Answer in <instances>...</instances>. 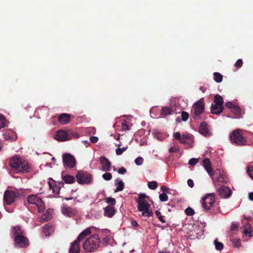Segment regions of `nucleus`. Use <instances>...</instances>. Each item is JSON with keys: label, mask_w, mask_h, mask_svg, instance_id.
<instances>
[{"label": "nucleus", "mask_w": 253, "mask_h": 253, "mask_svg": "<svg viewBox=\"0 0 253 253\" xmlns=\"http://www.w3.org/2000/svg\"><path fill=\"white\" fill-rule=\"evenodd\" d=\"M9 165L16 173H27L31 170L28 162L18 156L10 158L9 160Z\"/></svg>", "instance_id": "1"}, {"label": "nucleus", "mask_w": 253, "mask_h": 253, "mask_svg": "<svg viewBox=\"0 0 253 253\" xmlns=\"http://www.w3.org/2000/svg\"><path fill=\"white\" fill-rule=\"evenodd\" d=\"M148 197L145 194L141 193L139 195L136 202L138 204V210L142 212V215L149 217L152 216L153 212L150 210V205L145 200V198Z\"/></svg>", "instance_id": "2"}, {"label": "nucleus", "mask_w": 253, "mask_h": 253, "mask_svg": "<svg viewBox=\"0 0 253 253\" xmlns=\"http://www.w3.org/2000/svg\"><path fill=\"white\" fill-rule=\"evenodd\" d=\"M100 243V239L98 234H94L84 242L83 245V248L86 252H93L98 249Z\"/></svg>", "instance_id": "3"}, {"label": "nucleus", "mask_w": 253, "mask_h": 253, "mask_svg": "<svg viewBox=\"0 0 253 253\" xmlns=\"http://www.w3.org/2000/svg\"><path fill=\"white\" fill-rule=\"evenodd\" d=\"M243 130L239 129L234 130L229 135L232 143L236 145H245L247 142V138L242 134Z\"/></svg>", "instance_id": "4"}, {"label": "nucleus", "mask_w": 253, "mask_h": 253, "mask_svg": "<svg viewBox=\"0 0 253 253\" xmlns=\"http://www.w3.org/2000/svg\"><path fill=\"white\" fill-rule=\"evenodd\" d=\"M210 177L215 185H219L220 183H227L228 181L225 171L220 169H215Z\"/></svg>", "instance_id": "5"}, {"label": "nucleus", "mask_w": 253, "mask_h": 253, "mask_svg": "<svg viewBox=\"0 0 253 253\" xmlns=\"http://www.w3.org/2000/svg\"><path fill=\"white\" fill-rule=\"evenodd\" d=\"M204 98H202L193 105L191 113L193 119L199 120L200 118V115L204 112Z\"/></svg>", "instance_id": "6"}, {"label": "nucleus", "mask_w": 253, "mask_h": 253, "mask_svg": "<svg viewBox=\"0 0 253 253\" xmlns=\"http://www.w3.org/2000/svg\"><path fill=\"white\" fill-rule=\"evenodd\" d=\"M76 177L78 182L81 184L90 183L92 180L91 175L90 173L83 170L78 171Z\"/></svg>", "instance_id": "7"}, {"label": "nucleus", "mask_w": 253, "mask_h": 253, "mask_svg": "<svg viewBox=\"0 0 253 253\" xmlns=\"http://www.w3.org/2000/svg\"><path fill=\"white\" fill-rule=\"evenodd\" d=\"M215 202V195L214 193L207 194L202 198V205L203 208L206 210H210Z\"/></svg>", "instance_id": "8"}, {"label": "nucleus", "mask_w": 253, "mask_h": 253, "mask_svg": "<svg viewBox=\"0 0 253 253\" xmlns=\"http://www.w3.org/2000/svg\"><path fill=\"white\" fill-rule=\"evenodd\" d=\"M63 164L65 168L72 169L76 165V160L74 156L70 153H65L62 155Z\"/></svg>", "instance_id": "9"}, {"label": "nucleus", "mask_w": 253, "mask_h": 253, "mask_svg": "<svg viewBox=\"0 0 253 253\" xmlns=\"http://www.w3.org/2000/svg\"><path fill=\"white\" fill-rule=\"evenodd\" d=\"M14 241L15 246L18 248H26L29 245L28 238L23 235L14 237Z\"/></svg>", "instance_id": "10"}, {"label": "nucleus", "mask_w": 253, "mask_h": 253, "mask_svg": "<svg viewBox=\"0 0 253 253\" xmlns=\"http://www.w3.org/2000/svg\"><path fill=\"white\" fill-rule=\"evenodd\" d=\"M16 198L15 193L11 190H6L4 193V202L7 205H11L14 202Z\"/></svg>", "instance_id": "11"}, {"label": "nucleus", "mask_w": 253, "mask_h": 253, "mask_svg": "<svg viewBox=\"0 0 253 253\" xmlns=\"http://www.w3.org/2000/svg\"><path fill=\"white\" fill-rule=\"evenodd\" d=\"M50 189L52 190L53 193L55 194H59L60 190L62 186L64 185V183L62 181H55L52 180V181L48 182Z\"/></svg>", "instance_id": "12"}, {"label": "nucleus", "mask_w": 253, "mask_h": 253, "mask_svg": "<svg viewBox=\"0 0 253 253\" xmlns=\"http://www.w3.org/2000/svg\"><path fill=\"white\" fill-rule=\"evenodd\" d=\"M199 132L201 134L205 137H209L211 135V132L209 128V126L205 122H203L200 124Z\"/></svg>", "instance_id": "13"}, {"label": "nucleus", "mask_w": 253, "mask_h": 253, "mask_svg": "<svg viewBox=\"0 0 253 253\" xmlns=\"http://www.w3.org/2000/svg\"><path fill=\"white\" fill-rule=\"evenodd\" d=\"M54 138L59 141L69 140L68 131L62 129L59 130L56 132Z\"/></svg>", "instance_id": "14"}, {"label": "nucleus", "mask_w": 253, "mask_h": 253, "mask_svg": "<svg viewBox=\"0 0 253 253\" xmlns=\"http://www.w3.org/2000/svg\"><path fill=\"white\" fill-rule=\"evenodd\" d=\"M217 192L220 196L224 198L229 197L232 193L231 190L228 187L225 186H221L218 189Z\"/></svg>", "instance_id": "15"}, {"label": "nucleus", "mask_w": 253, "mask_h": 253, "mask_svg": "<svg viewBox=\"0 0 253 253\" xmlns=\"http://www.w3.org/2000/svg\"><path fill=\"white\" fill-rule=\"evenodd\" d=\"M100 163L102 165V169L103 171H108L110 170L111 162L105 157L102 156L100 158Z\"/></svg>", "instance_id": "16"}, {"label": "nucleus", "mask_w": 253, "mask_h": 253, "mask_svg": "<svg viewBox=\"0 0 253 253\" xmlns=\"http://www.w3.org/2000/svg\"><path fill=\"white\" fill-rule=\"evenodd\" d=\"M71 117V114L62 113L59 116L58 120L61 124L66 125L70 122Z\"/></svg>", "instance_id": "17"}, {"label": "nucleus", "mask_w": 253, "mask_h": 253, "mask_svg": "<svg viewBox=\"0 0 253 253\" xmlns=\"http://www.w3.org/2000/svg\"><path fill=\"white\" fill-rule=\"evenodd\" d=\"M62 213L68 217H73L76 214V211L72 208L64 206L62 209Z\"/></svg>", "instance_id": "18"}, {"label": "nucleus", "mask_w": 253, "mask_h": 253, "mask_svg": "<svg viewBox=\"0 0 253 253\" xmlns=\"http://www.w3.org/2000/svg\"><path fill=\"white\" fill-rule=\"evenodd\" d=\"M3 138L7 140H15L17 136L15 133L12 130H7L3 133Z\"/></svg>", "instance_id": "19"}, {"label": "nucleus", "mask_w": 253, "mask_h": 253, "mask_svg": "<svg viewBox=\"0 0 253 253\" xmlns=\"http://www.w3.org/2000/svg\"><path fill=\"white\" fill-rule=\"evenodd\" d=\"M224 106L212 103L211 107V112L212 114L219 115L223 112Z\"/></svg>", "instance_id": "20"}, {"label": "nucleus", "mask_w": 253, "mask_h": 253, "mask_svg": "<svg viewBox=\"0 0 253 253\" xmlns=\"http://www.w3.org/2000/svg\"><path fill=\"white\" fill-rule=\"evenodd\" d=\"M204 168L207 171L209 175H211V173L213 171L211 167V163L209 159L206 158L203 161Z\"/></svg>", "instance_id": "21"}, {"label": "nucleus", "mask_w": 253, "mask_h": 253, "mask_svg": "<svg viewBox=\"0 0 253 253\" xmlns=\"http://www.w3.org/2000/svg\"><path fill=\"white\" fill-rule=\"evenodd\" d=\"M104 215L107 217H112L115 212L114 207L111 206H107L104 208Z\"/></svg>", "instance_id": "22"}, {"label": "nucleus", "mask_w": 253, "mask_h": 253, "mask_svg": "<svg viewBox=\"0 0 253 253\" xmlns=\"http://www.w3.org/2000/svg\"><path fill=\"white\" fill-rule=\"evenodd\" d=\"M80 252V247L79 242L75 241L71 245L69 249V253H79Z\"/></svg>", "instance_id": "23"}, {"label": "nucleus", "mask_w": 253, "mask_h": 253, "mask_svg": "<svg viewBox=\"0 0 253 253\" xmlns=\"http://www.w3.org/2000/svg\"><path fill=\"white\" fill-rule=\"evenodd\" d=\"M23 232L19 226H16L12 228L11 235L14 238L15 236H20L23 235Z\"/></svg>", "instance_id": "24"}, {"label": "nucleus", "mask_w": 253, "mask_h": 253, "mask_svg": "<svg viewBox=\"0 0 253 253\" xmlns=\"http://www.w3.org/2000/svg\"><path fill=\"white\" fill-rule=\"evenodd\" d=\"M62 178L63 181L67 184H72L75 182V178L73 176L69 174L63 175L62 173Z\"/></svg>", "instance_id": "25"}, {"label": "nucleus", "mask_w": 253, "mask_h": 253, "mask_svg": "<svg viewBox=\"0 0 253 253\" xmlns=\"http://www.w3.org/2000/svg\"><path fill=\"white\" fill-rule=\"evenodd\" d=\"M40 199L41 198H40L37 195H31L27 197V201L29 203L36 205L37 203L38 202V201H39Z\"/></svg>", "instance_id": "26"}, {"label": "nucleus", "mask_w": 253, "mask_h": 253, "mask_svg": "<svg viewBox=\"0 0 253 253\" xmlns=\"http://www.w3.org/2000/svg\"><path fill=\"white\" fill-rule=\"evenodd\" d=\"M223 103V99L220 95L217 94L214 96L213 103L220 106H224Z\"/></svg>", "instance_id": "27"}, {"label": "nucleus", "mask_w": 253, "mask_h": 253, "mask_svg": "<svg viewBox=\"0 0 253 253\" xmlns=\"http://www.w3.org/2000/svg\"><path fill=\"white\" fill-rule=\"evenodd\" d=\"M245 229L244 230L243 233L246 236L252 237V231L251 230V225L249 223H247L244 225Z\"/></svg>", "instance_id": "28"}, {"label": "nucleus", "mask_w": 253, "mask_h": 253, "mask_svg": "<svg viewBox=\"0 0 253 253\" xmlns=\"http://www.w3.org/2000/svg\"><path fill=\"white\" fill-rule=\"evenodd\" d=\"M36 206L38 209L39 212H42L44 211L45 207V204L41 199H40L39 201L37 203Z\"/></svg>", "instance_id": "29"}, {"label": "nucleus", "mask_w": 253, "mask_h": 253, "mask_svg": "<svg viewBox=\"0 0 253 253\" xmlns=\"http://www.w3.org/2000/svg\"><path fill=\"white\" fill-rule=\"evenodd\" d=\"M173 110L170 107H163L161 110V115H169L172 114Z\"/></svg>", "instance_id": "30"}, {"label": "nucleus", "mask_w": 253, "mask_h": 253, "mask_svg": "<svg viewBox=\"0 0 253 253\" xmlns=\"http://www.w3.org/2000/svg\"><path fill=\"white\" fill-rule=\"evenodd\" d=\"M51 229L52 228L51 226L47 224L45 225L42 228V233L45 236H49L50 234Z\"/></svg>", "instance_id": "31"}, {"label": "nucleus", "mask_w": 253, "mask_h": 253, "mask_svg": "<svg viewBox=\"0 0 253 253\" xmlns=\"http://www.w3.org/2000/svg\"><path fill=\"white\" fill-rule=\"evenodd\" d=\"M213 243L215 246V248L216 250L221 251L223 249V244L221 242H218L217 239H215Z\"/></svg>", "instance_id": "32"}, {"label": "nucleus", "mask_w": 253, "mask_h": 253, "mask_svg": "<svg viewBox=\"0 0 253 253\" xmlns=\"http://www.w3.org/2000/svg\"><path fill=\"white\" fill-rule=\"evenodd\" d=\"M7 126V120L2 115H0V129Z\"/></svg>", "instance_id": "33"}, {"label": "nucleus", "mask_w": 253, "mask_h": 253, "mask_svg": "<svg viewBox=\"0 0 253 253\" xmlns=\"http://www.w3.org/2000/svg\"><path fill=\"white\" fill-rule=\"evenodd\" d=\"M68 133L69 140H71L72 138H77L79 137V134L76 131L69 130V131H68Z\"/></svg>", "instance_id": "34"}, {"label": "nucleus", "mask_w": 253, "mask_h": 253, "mask_svg": "<svg viewBox=\"0 0 253 253\" xmlns=\"http://www.w3.org/2000/svg\"><path fill=\"white\" fill-rule=\"evenodd\" d=\"M214 80L217 83H220L222 81L223 77L221 74L218 72H215L213 74Z\"/></svg>", "instance_id": "35"}, {"label": "nucleus", "mask_w": 253, "mask_h": 253, "mask_svg": "<svg viewBox=\"0 0 253 253\" xmlns=\"http://www.w3.org/2000/svg\"><path fill=\"white\" fill-rule=\"evenodd\" d=\"M116 185H118V186L115 190V192L121 191L124 189L125 185L122 180H120L119 181L116 183Z\"/></svg>", "instance_id": "36"}, {"label": "nucleus", "mask_w": 253, "mask_h": 253, "mask_svg": "<svg viewBox=\"0 0 253 253\" xmlns=\"http://www.w3.org/2000/svg\"><path fill=\"white\" fill-rule=\"evenodd\" d=\"M230 242H232V245L234 248H239L241 245V243L239 239H232L230 240Z\"/></svg>", "instance_id": "37"}, {"label": "nucleus", "mask_w": 253, "mask_h": 253, "mask_svg": "<svg viewBox=\"0 0 253 253\" xmlns=\"http://www.w3.org/2000/svg\"><path fill=\"white\" fill-rule=\"evenodd\" d=\"M230 111L237 117L240 115L241 109L239 107L236 106V105L233 107V108L232 109L230 110Z\"/></svg>", "instance_id": "38"}, {"label": "nucleus", "mask_w": 253, "mask_h": 253, "mask_svg": "<svg viewBox=\"0 0 253 253\" xmlns=\"http://www.w3.org/2000/svg\"><path fill=\"white\" fill-rule=\"evenodd\" d=\"M147 185L149 188L151 190H155L158 187V183L155 181L149 182Z\"/></svg>", "instance_id": "39"}, {"label": "nucleus", "mask_w": 253, "mask_h": 253, "mask_svg": "<svg viewBox=\"0 0 253 253\" xmlns=\"http://www.w3.org/2000/svg\"><path fill=\"white\" fill-rule=\"evenodd\" d=\"M105 202L109 204L110 205L109 206H114L116 204V200L113 198H112V197H108V198H106L105 199Z\"/></svg>", "instance_id": "40"}, {"label": "nucleus", "mask_w": 253, "mask_h": 253, "mask_svg": "<svg viewBox=\"0 0 253 253\" xmlns=\"http://www.w3.org/2000/svg\"><path fill=\"white\" fill-rule=\"evenodd\" d=\"M127 149V146L123 147L122 148H118L116 149V153L117 155H121Z\"/></svg>", "instance_id": "41"}, {"label": "nucleus", "mask_w": 253, "mask_h": 253, "mask_svg": "<svg viewBox=\"0 0 253 253\" xmlns=\"http://www.w3.org/2000/svg\"><path fill=\"white\" fill-rule=\"evenodd\" d=\"M185 213L187 215L192 216V215H194V214L195 213V211H194V210L192 208H191L190 207H188L185 209Z\"/></svg>", "instance_id": "42"}, {"label": "nucleus", "mask_w": 253, "mask_h": 253, "mask_svg": "<svg viewBox=\"0 0 253 253\" xmlns=\"http://www.w3.org/2000/svg\"><path fill=\"white\" fill-rule=\"evenodd\" d=\"M159 199L162 202H166L168 200V196L165 193H162L160 194Z\"/></svg>", "instance_id": "43"}, {"label": "nucleus", "mask_w": 253, "mask_h": 253, "mask_svg": "<svg viewBox=\"0 0 253 253\" xmlns=\"http://www.w3.org/2000/svg\"><path fill=\"white\" fill-rule=\"evenodd\" d=\"M122 129L123 130H128L129 129L128 124L126 120L122 122Z\"/></svg>", "instance_id": "44"}, {"label": "nucleus", "mask_w": 253, "mask_h": 253, "mask_svg": "<svg viewBox=\"0 0 253 253\" xmlns=\"http://www.w3.org/2000/svg\"><path fill=\"white\" fill-rule=\"evenodd\" d=\"M103 178L105 180H110L112 178V175L111 173L106 172L102 175Z\"/></svg>", "instance_id": "45"}, {"label": "nucleus", "mask_w": 253, "mask_h": 253, "mask_svg": "<svg viewBox=\"0 0 253 253\" xmlns=\"http://www.w3.org/2000/svg\"><path fill=\"white\" fill-rule=\"evenodd\" d=\"M189 118V114L185 112L182 111L181 112V119L183 121H186Z\"/></svg>", "instance_id": "46"}, {"label": "nucleus", "mask_w": 253, "mask_h": 253, "mask_svg": "<svg viewBox=\"0 0 253 253\" xmlns=\"http://www.w3.org/2000/svg\"><path fill=\"white\" fill-rule=\"evenodd\" d=\"M247 172L250 177L253 179V166H248L247 168Z\"/></svg>", "instance_id": "47"}, {"label": "nucleus", "mask_w": 253, "mask_h": 253, "mask_svg": "<svg viewBox=\"0 0 253 253\" xmlns=\"http://www.w3.org/2000/svg\"><path fill=\"white\" fill-rule=\"evenodd\" d=\"M190 137L189 135H184L183 134L179 140L180 142L181 143H186V140L189 139Z\"/></svg>", "instance_id": "48"}, {"label": "nucleus", "mask_w": 253, "mask_h": 253, "mask_svg": "<svg viewBox=\"0 0 253 253\" xmlns=\"http://www.w3.org/2000/svg\"><path fill=\"white\" fill-rule=\"evenodd\" d=\"M134 162L136 165L140 166L143 162V159L141 157H138L135 160Z\"/></svg>", "instance_id": "49"}, {"label": "nucleus", "mask_w": 253, "mask_h": 253, "mask_svg": "<svg viewBox=\"0 0 253 253\" xmlns=\"http://www.w3.org/2000/svg\"><path fill=\"white\" fill-rule=\"evenodd\" d=\"M91 232L90 229L89 228H88L81 233V236H84L86 237L89 235L91 233Z\"/></svg>", "instance_id": "50"}, {"label": "nucleus", "mask_w": 253, "mask_h": 253, "mask_svg": "<svg viewBox=\"0 0 253 253\" xmlns=\"http://www.w3.org/2000/svg\"><path fill=\"white\" fill-rule=\"evenodd\" d=\"M243 64V62L242 59H239L237 60L234 66L237 68H240Z\"/></svg>", "instance_id": "51"}, {"label": "nucleus", "mask_w": 253, "mask_h": 253, "mask_svg": "<svg viewBox=\"0 0 253 253\" xmlns=\"http://www.w3.org/2000/svg\"><path fill=\"white\" fill-rule=\"evenodd\" d=\"M198 162V160L196 158L191 159L188 162V164L191 166H195Z\"/></svg>", "instance_id": "52"}, {"label": "nucleus", "mask_w": 253, "mask_h": 253, "mask_svg": "<svg viewBox=\"0 0 253 253\" xmlns=\"http://www.w3.org/2000/svg\"><path fill=\"white\" fill-rule=\"evenodd\" d=\"M179 151V149L178 147H171L169 149L170 153H177Z\"/></svg>", "instance_id": "53"}, {"label": "nucleus", "mask_w": 253, "mask_h": 253, "mask_svg": "<svg viewBox=\"0 0 253 253\" xmlns=\"http://www.w3.org/2000/svg\"><path fill=\"white\" fill-rule=\"evenodd\" d=\"M235 105L232 102H227L225 103L226 107L230 110L232 109Z\"/></svg>", "instance_id": "54"}, {"label": "nucleus", "mask_w": 253, "mask_h": 253, "mask_svg": "<svg viewBox=\"0 0 253 253\" xmlns=\"http://www.w3.org/2000/svg\"><path fill=\"white\" fill-rule=\"evenodd\" d=\"M182 136H181L180 133L179 132H175L173 134V137L176 140H180L181 137Z\"/></svg>", "instance_id": "55"}, {"label": "nucleus", "mask_w": 253, "mask_h": 253, "mask_svg": "<svg viewBox=\"0 0 253 253\" xmlns=\"http://www.w3.org/2000/svg\"><path fill=\"white\" fill-rule=\"evenodd\" d=\"M89 139L91 142L93 143H96L98 140V138L96 136H91L89 138Z\"/></svg>", "instance_id": "56"}, {"label": "nucleus", "mask_w": 253, "mask_h": 253, "mask_svg": "<svg viewBox=\"0 0 253 253\" xmlns=\"http://www.w3.org/2000/svg\"><path fill=\"white\" fill-rule=\"evenodd\" d=\"M126 169H125L124 167H122V168H120L118 170V173L120 174H124L126 172Z\"/></svg>", "instance_id": "57"}, {"label": "nucleus", "mask_w": 253, "mask_h": 253, "mask_svg": "<svg viewBox=\"0 0 253 253\" xmlns=\"http://www.w3.org/2000/svg\"><path fill=\"white\" fill-rule=\"evenodd\" d=\"M238 228V224L237 223H232L231 226V230L232 231H235L237 230Z\"/></svg>", "instance_id": "58"}, {"label": "nucleus", "mask_w": 253, "mask_h": 253, "mask_svg": "<svg viewBox=\"0 0 253 253\" xmlns=\"http://www.w3.org/2000/svg\"><path fill=\"white\" fill-rule=\"evenodd\" d=\"M187 184H188V186L191 188H192L194 187V182H193V180L191 179H189L187 180Z\"/></svg>", "instance_id": "59"}, {"label": "nucleus", "mask_w": 253, "mask_h": 253, "mask_svg": "<svg viewBox=\"0 0 253 253\" xmlns=\"http://www.w3.org/2000/svg\"><path fill=\"white\" fill-rule=\"evenodd\" d=\"M86 237L84 236H81V233L78 236L77 239L76 240V241H77V242H79L82 240H83Z\"/></svg>", "instance_id": "60"}, {"label": "nucleus", "mask_w": 253, "mask_h": 253, "mask_svg": "<svg viewBox=\"0 0 253 253\" xmlns=\"http://www.w3.org/2000/svg\"><path fill=\"white\" fill-rule=\"evenodd\" d=\"M131 224L133 226H137L138 225L137 222L135 220H132Z\"/></svg>", "instance_id": "61"}, {"label": "nucleus", "mask_w": 253, "mask_h": 253, "mask_svg": "<svg viewBox=\"0 0 253 253\" xmlns=\"http://www.w3.org/2000/svg\"><path fill=\"white\" fill-rule=\"evenodd\" d=\"M199 89L203 93H204L206 91V89H207L206 87L204 86H200Z\"/></svg>", "instance_id": "62"}, {"label": "nucleus", "mask_w": 253, "mask_h": 253, "mask_svg": "<svg viewBox=\"0 0 253 253\" xmlns=\"http://www.w3.org/2000/svg\"><path fill=\"white\" fill-rule=\"evenodd\" d=\"M161 189L164 192H166L167 190H168V188L166 186L163 185L161 186Z\"/></svg>", "instance_id": "63"}, {"label": "nucleus", "mask_w": 253, "mask_h": 253, "mask_svg": "<svg viewBox=\"0 0 253 253\" xmlns=\"http://www.w3.org/2000/svg\"><path fill=\"white\" fill-rule=\"evenodd\" d=\"M249 198L250 200L253 201V192H251L249 194Z\"/></svg>", "instance_id": "64"}]
</instances>
